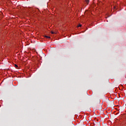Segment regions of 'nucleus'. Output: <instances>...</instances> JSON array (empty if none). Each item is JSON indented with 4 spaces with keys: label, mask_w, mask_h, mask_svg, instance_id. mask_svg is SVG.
Returning a JSON list of instances; mask_svg holds the SVG:
<instances>
[{
    "label": "nucleus",
    "mask_w": 126,
    "mask_h": 126,
    "mask_svg": "<svg viewBox=\"0 0 126 126\" xmlns=\"http://www.w3.org/2000/svg\"><path fill=\"white\" fill-rule=\"evenodd\" d=\"M78 27H81V25H79Z\"/></svg>",
    "instance_id": "6"
},
{
    "label": "nucleus",
    "mask_w": 126,
    "mask_h": 126,
    "mask_svg": "<svg viewBox=\"0 0 126 126\" xmlns=\"http://www.w3.org/2000/svg\"><path fill=\"white\" fill-rule=\"evenodd\" d=\"M15 66L16 68H17V67H18V65H17V64H15Z\"/></svg>",
    "instance_id": "3"
},
{
    "label": "nucleus",
    "mask_w": 126,
    "mask_h": 126,
    "mask_svg": "<svg viewBox=\"0 0 126 126\" xmlns=\"http://www.w3.org/2000/svg\"><path fill=\"white\" fill-rule=\"evenodd\" d=\"M114 9H116V8H117V7L116 6H114Z\"/></svg>",
    "instance_id": "4"
},
{
    "label": "nucleus",
    "mask_w": 126,
    "mask_h": 126,
    "mask_svg": "<svg viewBox=\"0 0 126 126\" xmlns=\"http://www.w3.org/2000/svg\"><path fill=\"white\" fill-rule=\"evenodd\" d=\"M86 2L88 4L89 3V0H86Z\"/></svg>",
    "instance_id": "1"
},
{
    "label": "nucleus",
    "mask_w": 126,
    "mask_h": 126,
    "mask_svg": "<svg viewBox=\"0 0 126 126\" xmlns=\"http://www.w3.org/2000/svg\"><path fill=\"white\" fill-rule=\"evenodd\" d=\"M52 34H55V32H51Z\"/></svg>",
    "instance_id": "5"
},
{
    "label": "nucleus",
    "mask_w": 126,
    "mask_h": 126,
    "mask_svg": "<svg viewBox=\"0 0 126 126\" xmlns=\"http://www.w3.org/2000/svg\"><path fill=\"white\" fill-rule=\"evenodd\" d=\"M45 38H49V39H50V38H51V37L48 36H47V35H45Z\"/></svg>",
    "instance_id": "2"
}]
</instances>
